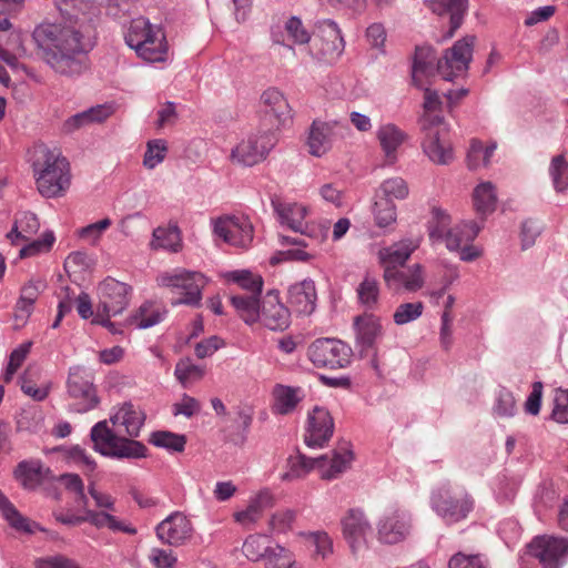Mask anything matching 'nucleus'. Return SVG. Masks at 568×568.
<instances>
[{
    "instance_id": "obj_1",
    "label": "nucleus",
    "mask_w": 568,
    "mask_h": 568,
    "mask_svg": "<svg viewBox=\"0 0 568 568\" xmlns=\"http://www.w3.org/2000/svg\"><path fill=\"white\" fill-rule=\"evenodd\" d=\"M62 19L41 23L32 32L37 53L58 75L79 78L90 69L89 53L95 45V23L85 12L70 13L60 4Z\"/></svg>"
},
{
    "instance_id": "obj_2",
    "label": "nucleus",
    "mask_w": 568,
    "mask_h": 568,
    "mask_svg": "<svg viewBox=\"0 0 568 568\" xmlns=\"http://www.w3.org/2000/svg\"><path fill=\"white\" fill-rule=\"evenodd\" d=\"M475 37L467 36L455 42L437 59L435 50L429 45H417L413 58L412 81L415 87L423 88L426 80L439 73L444 80L452 81L465 73L473 59Z\"/></svg>"
},
{
    "instance_id": "obj_3",
    "label": "nucleus",
    "mask_w": 568,
    "mask_h": 568,
    "mask_svg": "<svg viewBox=\"0 0 568 568\" xmlns=\"http://www.w3.org/2000/svg\"><path fill=\"white\" fill-rule=\"evenodd\" d=\"M424 90V114L419 120L422 133V148L428 159L440 165L450 163L454 159V152L450 143L443 139L446 132L444 116L435 114L440 109L442 101L437 91L427 87Z\"/></svg>"
},
{
    "instance_id": "obj_4",
    "label": "nucleus",
    "mask_w": 568,
    "mask_h": 568,
    "mask_svg": "<svg viewBox=\"0 0 568 568\" xmlns=\"http://www.w3.org/2000/svg\"><path fill=\"white\" fill-rule=\"evenodd\" d=\"M32 171L39 193L47 199L63 196L71 184L70 165L59 151L40 146L34 152Z\"/></svg>"
},
{
    "instance_id": "obj_5",
    "label": "nucleus",
    "mask_w": 568,
    "mask_h": 568,
    "mask_svg": "<svg viewBox=\"0 0 568 568\" xmlns=\"http://www.w3.org/2000/svg\"><path fill=\"white\" fill-rule=\"evenodd\" d=\"M124 39L126 44L145 61L165 60L168 50L165 34L160 27L151 24L148 19L143 17L133 19Z\"/></svg>"
},
{
    "instance_id": "obj_6",
    "label": "nucleus",
    "mask_w": 568,
    "mask_h": 568,
    "mask_svg": "<svg viewBox=\"0 0 568 568\" xmlns=\"http://www.w3.org/2000/svg\"><path fill=\"white\" fill-rule=\"evenodd\" d=\"M432 509L447 524L467 518L474 508V499L463 486L444 483L432 491Z\"/></svg>"
},
{
    "instance_id": "obj_7",
    "label": "nucleus",
    "mask_w": 568,
    "mask_h": 568,
    "mask_svg": "<svg viewBox=\"0 0 568 568\" xmlns=\"http://www.w3.org/2000/svg\"><path fill=\"white\" fill-rule=\"evenodd\" d=\"M94 449L103 456L112 458L138 459L146 456V447L132 437L118 435L108 426V420L98 422L90 433Z\"/></svg>"
},
{
    "instance_id": "obj_8",
    "label": "nucleus",
    "mask_w": 568,
    "mask_h": 568,
    "mask_svg": "<svg viewBox=\"0 0 568 568\" xmlns=\"http://www.w3.org/2000/svg\"><path fill=\"white\" fill-rule=\"evenodd\" d=\"M345 50V41L337 23L332 19L317 20L313 27V37L308 53L317 62L334 64Z\"/></svg>"
},
{
    "instance_id": "obj_9",
    "label": "nucleus",
    "mask_w": 568,
    "mask_h": 568,
    "mask_svg": "<svg viewBox=\"0 0 568 568\" xmlns=\"http://www.w3.org/2000/svg\"><path fill=\"white\" fill-rule=\"evenodd\" d=\"M159 286L179 290L183 297L172 300L173 306L189 305L196 307L201 304L202 290L206 281L203 274L191 272L184 268H175L172 272H165L156 277Z\"/></svg>"
},
{
    "instance_id": "obj_10",
    "label": "nucleus",
    "mask_w": 568,
    "mask_h": 568,
    "mask_svg": "<svg viewBox=\"0 0 568 568\" xmlns=\"http://www.w3.org/2000/svg\"><path fill=\"white\" fill-rule=\"evenodd\" d=\"M307 355L316 367L337 369L349 365L352 348L341 339L318 338L310 345Z\"/></svg>"
},
{
    "instance_id": "obj_11",
    "label": "nucleus",
    "mask_w": 568,
    "mask_h": 568,
    "mask_svg": "<svg viewBox=\"0 0 568 568\" xmlns=\"http://www.w3.org/2000/svg\"><path fill=\"white\" fill-rule=\"evenodd\" d=\"M212 224L214 236L229 245L246 247L253 241V225L245 216L223 215Z\"/></svg>"
},
{
    "instance_id": "obj_12",
    "label": "nucleus",
    "mask_w": 568,
    "mask_h": 568,
    "mask_svg": "<svg viewBox=\"0 0 568 568\" xmlns=\"http://www.w3.org/2000/svg\"><path fill=\"white\" fill-rule=\"evenodd\" d=\"M529 552L542 568H561L568 560V538L538 536L529 544Z\"/></svg>"
},
{
    "instance_id": "obj_13",
    "label": "nucleus",
    "mask_w": 568,
    "mask_h": 568,
    "mask_svg": "<svg viewBox=\"0 0 568 568\" xmlns=\"http://www.w3.org/2000/svg\"><path fill=\"white\" fill-rule=\"evenodd\" d=\"M67 387L69 396L77 400L72 410L85 413L99 404L92 378L83 368L79 366L70 368Z\"/></svg>"
},
{
    "instance_id": "obj_14",
    "label": "nucleus",
    "mask_w": 568,
    "mask_h": 568,
    "mask_svg": "<svg viewBox=\"0 0 568 568\" xmlns=\"http://www.w3.org/2000/svg\"><path fill=\"white\" fill-rule=\"evenodd\" d=\"M275 144L276 138L270 131L251 135L232 150L231 158L241 165L252 166L263 161Z\"/></svg>"
},
{
    "instance_id": "obj_15",
    "label": "nucleus",
    "mask_w": 568,
    "mask_h": 568,
    "mask_svg": "<svg viewBox=\"0 0 568 568\" xmlns=\"http://www.w3.org/2000/svg\"><path fill=\"white\" fill-rule=\"evenodd\" d=\"M347 130V125L337 120H314L311 124L306 142L310 153L314 156L324 155L331 150L334 139L343 136Z\"/></svg>"
},
{
    "instance_id": "obj_16",
    "label": "nucleus",
    "mask_w": 568,
    "mask_h": 568,
    "mask_svg": "<svg viewBox=\"0 0 568 568\" xmlns=\"http://www.w3.org/2000/svg\"><path fill=\"white\" fill-rule=\"evenodd\" d=\"M130 286L114 278L108 277L99 285L100 303L97 311L105 316H116L129 305Z\"/></svg>"
},
{
    "instance_id": "obj_17",
    "label": "nucleus",
    "mask_w": 568,
    "mask_h": 568,
    "mask_svg": "<svg viewBox=\"0 0 568 568\" xmlns=\"http://www.w3.org/2000/svg\"><path fill=\"white\" fill-rule=\"evenodd\" d=\"M155 531L163 544L180 547L191 539L193 527L184 514L174 511L156 526Z\"/></svg>"
},
{
    "instance_id": "obj_18",
    "label": "nucleus",
    "mask_w": 568,
    "mask_h": 568,
    "mask_svg": "<svg viewBox=\"0 0 568 568\" xmlns=\"http://www.w3.org/2000/svg\"><path fill=\"white\" fill-rule=\"evenodd\" d=\"M343 535L352 552L355 555L367 544L372 535V526L364 513L359 509H349L342 519Z\"/></svg>"
},
{
    "instance_id": "obj_19",
    "label": "nucleus",
    "mask_w": 568,
    "mask_h": 568,
    "mask_svg": "<svg viewBox=\"0 0 568 568\" xmlns=\"http://www.w3.org/2000/svg\"><path fill=\"white\" fill-rule=\"evenodd\" d=\"M334 432V422L327 409L315 406L308 415L304 443L311 448H322Z\"/></svg>"
},
{
    "instance_id": "obj_20",
    "label": "nucleus",
    "mask_w": 568,
    "mask_h": 568,
    "mask_svg": "<svg viewBox=\"0 0 568 568\" xmlns=\"http://www.w3.org/2000/svg\"><path fill=\"white\" fill-rule=\"evenodd\" d=\"M410 240H403L378 252V260L383 267V278L385 282H392L398 270L405 265L412 253L416 250Z\"/></svg>"
},
{
    "instance_id": "obj_21",
    "label": "nucleus",
    "mask_w": 568,
    "mask_h": 568,
    "mask_svg": "<svg viewBox=\"0 0 568 568\" xmlns=\"http://www.w3.org/2000/svg\"><path fill=\"white\" fill-rule=\"evenodd\" d=\"M272 206L282 225H286L292 231L308 237L316 236L314 227L305 222L307 209L304 205L272 200Z\"/></svg>"
},
{
    "instance_id": "obj_22",
    "label": "nucleus",
    "mask_w": 568,
    "mask_h": 568,
    "mask_svg": "<svg viewBox=\"0 0 568 568\" xmlns=\"http://www.w3.org/2000/svg\"><path fill=\"white\" fill-rule=\"evenodd\" d=\"M258 321L271 331H284L290 326L291 313L281 303L278 292L270 291L264 296Z\"/></svg>"
},
{
    "instance_id": "obj_23",
    "label": "nucleus",
    "mask_w": 568,
    "mask_h": 568,
    "mask_svg": "<svg viewBox=\"0 0 568 568\" xmlns=\"http://www.w3.org/2000/svg\"><path fill=\"white\" fill-rule=\"evenodd\" d=\"M410 530V516L404 510H393L378 523V538L385 544L404 540Z\"/></svg>"
},
{
    "instance_id": "obj_24",
    "label": "nucleus",
    "mask_w": 568,
    "mask_h": 568,
    "mask_svg": "<svg viewBox=\"0 0 568 568\" xmlns=\"http://www.w3.org/2000/svg\"><path fill=\"white\" fill-rule=\"evenodd\" d=\"M316 288L312 280H303L290 286L287 303L298 314L310 315L316 307Z\"/></svg>"
},
{
    "instance_id": "obj_25",
    "label": "nucleus",
    "mask_w": 568,
    "mask_h": 568,
    "mask_svg": "<svg viewBox=\"0 0 568 568\" xmlns=\"http://www.w3.org/2000/svg\"><path fill=\"white\" fill-rule=\"evenodd\" d=\"M356 343L363 351L374 349L376 339L383 334L379 317L372 313H365L354 318Z\"/></svg>"
},
{
    "instance_id": "obj_26",
    "label": "nucleus",
    "mask_w": 568,
    "mask_h": 568,
    "mask_svg": "<svg viewBox=\"0 0 568 568\" xmlns=\"http://www.w3.org/2000/svg\"><path fill=\"white\" fill-rule=\"evenodd\" d=\"M113 426L124 427L129 437L135 438L140 435L141 428L145 422V413L131 402L123 403L118 410L110 416Z\"/></svg>"
},
{
    "instance_id": "obj_27",
    "label": "nucleus",
    "mask_w": 568,
    "mask_h": 568,
    "mask_svg": "<svg viewBox=\"0 0 568 568\" xmlns=\"http://www.w3.org/2000/svg\"><path fill=\"white\" fill-rule=\"evenodd\" d=\"M426 3L434 13L449 16V30L446 38H452L463 23L467 0H426Z\"/></svg>"
},
{
    "instance_id": "obj_28",
    "label": "nucleus",
    "mask_w": 568,
    "mask_h": 568,
    "mask_svg": "<svg viewBox=\"0 0 568 568\" xmlns=\"http://www.w3.org/2000/svg\"><path fill=\"white\" fill-rule=\"evenodd\" d=\"M261 104L266 114L272 115L277 125L292 120V110L284 94L275 88H268L261 95Z\"/></svg>"
},
{
    "instance_id": "obj_29",
    "label": "nucleus",
    "mask_w": 568,
    "mask_h": 568,
    "mask_svg": "<svg viewBox=\"0 0 568 568\" xmlns=\"http://www.w3.org/2000/svg\"><path fill=\"white\" fill-rule=\"evenodd\" d=\"M272 395V412L276 415H288L293 413L305 396L301 387H292L282 384L274 386Z\"/></svg>"
},
{
    "instance_id": "obj_30",
    "label": "nucleus",
    "mask_w": 568,
    "mask_h": 568,
    "mask_svg": "<svg viewBox=\"0 0 568 568\" xmlns=\"http://www.w3.org/2000/svg\"><path fill=\"white\" fill-rule=\"evenodd\" d=\"M49 469L44 468L40 460H22L14 468L13 476L24 489L33 490L39 487Z\"/></svg>"
},
{
    "instance_id": "obj_31",
    "label": "nucleus",
    "mask_w": 568,
    "mask_h": 568,
    "mask_svg": "<svg viewBox=\"0 0 568 568\" xmlns=\"http://www.w3.org/2000/svg\"><path fill=\"white\" fill-rule=\"evenodd\" d=\"M406 139L407 134L393 123H386L377 130V140L390 163L395 162L396 151Z\"/></svg>"
},
{
    "instance_id": "obj_32",
    "label": "nucleus",
    "mask_w": 568,
    "mask_h": 568,
    "mask_svg": "<svg viewBox=\"0 0 568 568\" xmlns=\"http://www.w3.org/2000/svg\"><path fill=\"white\" fill-rule=\"evenodd\" d=\"M483 227V222L476 221L462 222L450 231H447V237L445 240L446 247L449 251H458L464 244L471 243Z\"/></svg>"
},
{
    "instance_id": "obj_33",
    "label": "nucleus",
    "mask_w": 568,
    "mask_h": 568,
    "mask_svg": "<svg viewBox=\"0 0 568 568\" xmlns=\"http://www.w3.org/2000/svg\"><path fill=\"white\" fill-rule=\"evenodd\" d=\"M260 296L255 294H234L231 296V303L239 316L248 325L258 322L262 306Z\"/></svg>"
},
{
    "instance_id": "obj_34",
    "label": "nucleus",
    "mask_w": 568,
    "mask_h": 568,
    "mask_svg": "<svg viewBox=\"0 0 568 568\" xmlns=\"http://www.w3.org/2000/svg\"><path fill=\"white\" fill-rule=\"evenodd\" d=\"M326 459V455L308 458L304 454L298 453L296 456H292L287 459L288 470L282 475V479L292 480L301 478L314 468H323Z\"/></svg>"
},
{
    "instance_id": "obj_35",
    "label": "nucleus",
    "mask_w": 568,
    "mask_h": 568,
    "mask_svg": "<svg viewBox=\"0 0 568 568\" xmlns=\"http://www.w3.org/2000/svg\"><path fill=\"white\" fill-rule=\"evenodd\" d=\"M389 290L399 292L402 288L408 292H416L424 285L423 267L414 264L407 271L398 270L392 282H385Z\"/></svg>"
},
{
    "instance_id": "obj_36",
    "label": "nucleus",
    "mask_w": 568,
    "mask_h": 568,
    "mask_svg": "<svg viewBox=\"0 0 568 568\" xmlns=\"http://www.w3.org/2000/svg\"><path fill=\"white\" fill-rule=\"evenodd\" d=\"M111 115V108L105 105H95L85 111L70 116L64 122V130L73 132L93 123H100Z\"/></svg>"
},
{
    "instance_id": "obj_37",
    "label": "nucleus",
    "mask_w": 568,
    "mask_h": 568,
    "mask_svg": "<svg viewBox=\"0 0 568 568\" xmlns=\"http://www.w3.org/2000/svg\"><path fill=\"white\" fill-rule=\"evenodd\" d=\"M85 523H90L97 528L108 527L112 531H121L128 535H135L136 528L131 524L118 519L115 516L106 511H95L85 508Z\"/></svg>"
},
{
    "instance_id": "obj_38",
    "label": "nucleus",
    "mask_w": 568,
    "mask_h": 568,
    "mask_svg": "<svg viewBox=\"0 0 568 568\" xmlns=\"http://www.w3.org/2000/svg\"><path fill=\"white\" fill-rule=\"evenodd\" d=\"M327 459L324 463L321 477L326 480L337 478L349 466L354 458L353 452L343 447L341 450H333L331 455H326Z\"/></svg>"
},
{
    "instance_id": "obj_39",
    "label": "nucleus",
    "mask_w": 568,
    "mask_h": 568,
    "mask_svg": "<svg viewBox=\"0 0 568 568\" xmlns=\"http://www.w3.org/2000/svg\"><path fill=\"white\" fill-rule=\"evenodd\" d=\"M473 201L475 210L483 216L481 222L484 223L485 217L496 209L497 195L495 186L490 182L480 183L474 190Z\"/></svg>"
},
{
    "instance_id": "obj_40",
    "label": "nucleus",
    "mask_w": 568,
    "mask_h": 568,
    "mask_svg": "<svg viewBox=\"0 0 568 568\" xmlns=\"http://www.w3.org/2000/svg\"><path fill=\"white\" fill-rule=\"evenodd\" d=\"M166 311L155 306L151 302L143 303L138 312L131 317V322L136 325L138 328L144 329L152 327L164 320Z\"/></svg>"
},
{
    "instance_id": "obj_41",
    "label": "nucleus",
    "mask_w": 568,
    "mask_h": 568,
    "mask_svg": "<svg viewBox=\"0 0 568 568\" xmlns=\"http://www.w3.org/2000/svg\"><path fill=\"white\" fill-rule=\"evenodd\" d=\"M151 246L154 250L163 248L178 252L181 247V235L178 226L156 227L153 231Z\"/></svg>"
},
{
    "instance_id": "obj_42",
    "label": "nucleus",
    "mask_w": 568,
    "mask_h": 568,
    "mask_svg": "<svg viewBox=\"0 0 568 568\" xmlns=\"http://www.w3.org/2000/svg\"><path fill=\"white\" fill-rule=\"evenodd\" d=\"M39 227L40 223L37 215L31 212H24L16 220L13 227L8 233V237L11 239L12 242L14 239L28 241L38 232Z\"/></svg>"
},
{
    "instance_id": "obj_43",
    "label": "nucleus",
    "mask_w": 568,
    "mask_h": 568,
    "mask_svg": "<svg viewBox=\"0 0 568 568\" xmlns=\"http://www.w3.org/2000/svg\"><path fill=\"white\" fill-rule=\"evenodd\" d=\"M356 293L359 303L365 308L372 311L377 306L379 298V285L375 277L369 274L365 275L364 280L358 285Z\"/></svg>"
},
{
    "instance_id": "obj_44",
    "label": "nucleus",
    "mask_w": 568,
    "mask_h": 568,
    "mask_svg": "<svg viewBox=\"0 0 568 568\" xmlns=\"http://www.w3.org/2000/svg\"><path fill=\"white\" fill-rule=\"evenodd\" d=\"M149 442L156 447L181 453L185 448L186 437L168 430H158L151 434Z\"/></svg>"
},
{
    "instance_id": "obj_45",
    "label": "nucleus",
    "mask_w": 568,
    "mask_h": 568,
    "mask_svg": "<svg viewBox=\"0 0 568 568\" xmlns=\"http://www.w3.org/2000/svg\"><path fill=\"white\" fill-rule=\"evenodd\" d=\"M227 277L245 291L243 294L261 295L262 293L264 282L258 274L242 270L231 272Z\"/></svg>"
},
{
    "instance_id": "obj_46",
    "label": "nucleus",
    "mask_w": 568,
    "mask_h": 568,
    "mask_svg": "<svg viewBox=\"0 0 568 568\" xmlns=\"http://www.w3.org/2000/svg\"><path fill=\"white\" fill-rule=\"evenodd\" d=\"M373 214L376 225L386 227L396 221V205L390 199L375 194Z\"/></svg>"
},
{
    "instance_id": "obj_47",
    "label": "nucleus",
    "mask_w": 568,
    "mask_h": 568,
    "mask_svg": "<svg viewBox=\"0 0 568 568\" xmlns=\"http://www.w3.org/2000/svg\"><path fill=\"white\" fill-rule=\"evenodd\" d=\"M433 217L429 221L428 233L433 242L445 241L447 231H450V216L442 209L434 207Z\"/></svg>"
},
{
    "instance_id": "obj_48",
    "label": "nucleus",
    "mask_w": 568,
    "mask_h": 568,
    "mask_svg": "<svg viewBox=\"0 0 568 568\" xmlns=\"http://www.w3.org/2000/svg\"><path fill=\"white\" fill-rule=\"evenodd\" d=\"M263 561L266 568H295L292 552L280 545L270 546Z\"/></svg>"
},
{
    "instance_id": "obj_49",
    "label": "nucleus",
    "mask_w": 568,
    "mask_h": 568,
    "mask_svg": "<svg viewBox=\"0 0 568 568\" xmlns=\"http://www.w3.org/2000/svg\"><path fill=\"white\" fill-rule=\"evenodd\" d=\"M204 368L195 365L190 358L180 359L175 366L174 375L176 379L185 387L190 383L197 382L204 376Z\"/></svg>"
},
{
    "instance_id": "obj_50",
    "label": "nucleus",
    "mask_w": 568,
    "mask_h": 568,
    "mask_svg": "<svg viewBox=\"0 0 568 568\" xmlns=\"http://www.w3.org/2000/svg\"><path fill=\"white\" fill-rule=\"evenodd\" d=\"M549 174L557 192H564L568 187V162L562 154L552 158Z\"/></svg>"
},
{
    "instance_id": "obj_51",
    "label": "nucleus",
    "mask_w": 568,
    "mask_h": 568,
    "mask_svg": "<svg viewBox=\"0 0 568 568\" xmlns=\"http://www.w3.org/2000/svg\"><path fill=\"white\" fill-rule=\"evenodd\" d=\"M375 194L381 197L390 199L392 201L393 199L404 200L408 195V186L404 179L398 176L390 178L381 184Z\"/></svg>"
},
{
    "instance_id": "obj_52",
    "label": "nucleus",
    "mask_w": 568,
    "mask_h": 568,
    "mask_svg": "<svg viewBox=\"0 0 568 568\" xmlns=\"http://www.w3.org/2000/svg\"><path fill=\"white\" fill-rule=\"evenodd\" d=\"M0 510L3 517L9 524L18 529L29 531L28 519L24 518L13 506V504L7 498V496L0 490Z\"/></svg>"
},
{
    "instance_id": "obj_53",
    "label": "nucleus",
    "mask_w": 568,
    "mask_h": 568,
    "mask_svg": "<svg viewBox=\"0 0 568 568\" xmlns=\"http://www.w3.org/2000/svg\"><path fill=\"white\" fill-rule=\"evenodd\" d=\"M493 412L500 418H509L515 416L517 412V405L514 394L506 388H501L497 394Z\"/></svg>"
},
{
    "instance_id": "obj_54",
    "label": "nucleus",
    "mask_w": 568,
    "mask_h": 568,
    "mask_svg": "<svg viewBox=\"0 0 568 568\" xmlns=\"http://www.w3.org/2000/svg\"><path fill=\"white\" fill-rule=\"evenodd\" d=\"M268 547L270 545L266 536L254 535L246 538L242 550L247 559L257 561L260 559H264Z\"/></svg>"
},
{
    "instance_id": "obj_55",
    "label": "nucleus",
    "mask_w": 568,
    "mask_h": 568,
    "mask_svg": "<svg viewBox=\"0 0 568 568\" xmlns=\"http://www.w3.org/2000/svg\"><path fill=\"white\" fill-rule=\"evenodd\" d=\"M424 311L422 302L402 303L397 306L393 314V320L396 325H405L419 318Z\"/></svg>"
},
{
    "instance_id": "obj_56",
    "label": "nucleus",
    "mask_w": 568,
    "mask_h": 568,
    "mask_svg": "<svg viewBox=\"0 0 568 568\" xmlns=\"http://www.w3.org/2000/svg\"><path fill=\"white\" fill-rule=\"evenodd\" d=\"M20 387L26 395L30 396L36 402L44 400L50 392V384L43 387L36 386V383L32 379L31 368H28L20 377Z\"/></svg>"
},
{
    "instance_id": "obj_57",
    "label": "nucleus",
    "mask_w": 568,
    "mask_h": 568,
    "mask_svg": "<svg viewBox=\"0 0 568 568\" xmlns=\"http://www.w3.org/2000/svg\"><path fill=\"white\" fill-rule=\"evenodd\" d=\"M285 31L287 32L290 39L295 44H306L311 42L313 33L311 34L308 30L304 27L302 20L295 16L287 19L284 24Z\"/></svg>"
},
{
    "instance_id": "obj_58",
    "label": "nucleus",
    "mask_w": 568,
    "mask_h": 568,
    "mask_svg": "<svg viewBox=\"0 0 568 568\" xmlns=\"http://www.w3.org/2000/svg\"><path fill=\"white\" fill-rule=\"evenodd\" d=\"M166 151L168 148L163 140L150 141L144 153V166H146L148 169H154L165 159Z\"/></svg>"
},
{
    "instance_id": "obj_59",
    "label": "nucleus",
    "mask_w": 568,
    "mask_h": 568,
    "mask_svg": "<svg viewBox=\"0 0 568 568\" xmlns=\"http://www.w3.org/2000/svg\"><path fill=\"white\" fill-rule=\"evenodd\" d=\"M32 342H26L11 352L9 363L4 373L6 383H9L12 379L13 375L17 373V371L20 368L27 355L29 354Z\"/></svg>"
},
{
    "instance_id": "obj_60",
    "label": "nucleus",
    "mask_w": 568,
    "mask_h": 568,
    "mask_svg": "<svg viewBox=\"0 0 568 568\" xmlns=\"http://www.w3.org/2000/svg\"><path fill=\"white\" fill-rule=\"evenodd\" d=\"M65 458L78 465L79 467H82L88 473H92L97 463L92 458L91 455H89L81 446L74 445L65 449Z\"/></svg>"
},
{
    "instance_id": "obj_61",
    "label": "nucleus",
    "mask_w": 568,
    "mask_h": 568,
    "mask_svg": "<svg viewBox=\"0 0 568 568\" xmlns=\"http://www.w3.org/2000/svg\"><path fill=\"white\" fill-rule=\"evenodd\" d=\"M112 225V221L109 217L102 219L95 223H91L79 230V236L82 240L90 242L95 245L100 240L102 233Z\"/></svg>"
},
{
    "instance_id": "obj_62",
    "label": "nucleus",
    "mask_w": 568,
    "mask_h": 568,
    "mask_svg": "<svg viewBox=\"0 0 568 568\" xmlns=\"http://www.w3.org/2000/svg\"><path fill=\"white\" fill-rule=\"evenodd\" d=\"M54 234L53 232H45L42 234L41 239L39 240H36V241H32L31 243H29L28 245H26L24 247H22L20 250V257H29V256H32V255H36L40 252H45V251H49L51 248V246L53 245L54 243Z\"/></svg>"
},
{
    "instance_id": "obj_63",
    "label": "nucleus",
    "mask_w": 568,
    "mask_h": 568,
    "mask_svg": "<svg viewBox=\"0 0 568 568\" xmlns=\"http://www.w3.org/2000/svg\"><path fill=\"white\" fill-rule=\"evenodd\" d=\"M551 417L557 423H568V389H556Z\"/></svg>"
},
{
    "instance_id": "obj_64",
    "label": "nucleus",
    "mask_w": 568,
    "mask_h": 568,
    "mask_svg": "<svg viewBox=\"0 0 568 568\" xmlns=\"http://www.w3.org/2000/svg\"><path fill=\"white\" fill-rule=\"evenodd\" d=\"M448 568H487V565L479 555L458 552L450 558Z\"/></svg>"
}]
</instances>
